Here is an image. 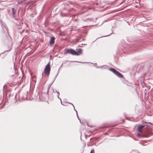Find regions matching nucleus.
Masks as SVG:
<instances>
[{
	"instance_id": "f257e3e1",
	"label": "nucleus",
	"mask_w": 153,
	"mask_h": 153,
	"mask_svg": "<svg viewBox=\"0 0 153 153\" xmlns=\"http://www.w3.org/2000/svg\"><path fill=\"white\" fill-rule=\"evenodd\" d=\"M82 51L81 49H79L77 51L72 49H69L67 50L65 53H70L72 55L78 56L82 54Z\"/></svg>"
},
{
	"instance_id": "ddd939ff",
	"label": "nucleus",
	"mask_w": 153,
	"mask_h": 153,
	"mask_svg": "<svg viewBox=\"0 0 153 153\" xmlns=\"http://www.w3.org/2000/svg\"><path fill=\"white\" fill-rule=\"evenodd\" d=\"M102 68V66H100L99 67H98V68Z\"/></svg>"
},
{
	"instance_id": "4468645a",
	"label": "nucleus",
	"mask_w": 153,
	"mask_h": 153,
	"mask_svg": "<svg viewBox=\"0 0 153 153\" xmlns=\"http://www.w3.org/2000/svg\"><path fill=\"white\" fill-rule=\"evenodd\" d=\"M72 104V105H73V106H74V105H73V104Z\"/></svg>"
},
{
	"instance_id": "dca6fc26",
	"label": "nucleus",
	"mask_w": 153,
	"mask_h": 153,
	"mask_svg": "<svg viewBox=\"0 0 153 153\" xmlns=\"http://www.w3.org/2000/svg\"><path fill=\"white\" fill-rule=\"evenodd\" d=\"M75 21H77V20L76 19H75Z\"/></svg>"
},
{
	"instance_id": "f8f14e48",
	"label": "nucleus",
	"mask_w": 153,
	"mask_h": 153,
	"mask_svg": "<svg viewBox=\"0 0 153 153\" xmlns=\"http://www.w3.org/2000/svg\"><path fill=\"white\" fill-rule=\"evenodd\" d=\"M58 73H59L57 74V75H56V76H55V79L56 78V77L57 76H58Z\"/></svg>"
},
{
	"instance_id": "39448f33",
	"label": "nucleus",
	"mask_w": 153,
	"mask_h": 153,
	"mask_svg": "<svg viewBox=\"0 0 153 153\" xmlns=\"http://www.w3.org/2000/svg\"><path fill=\"white\" fill-rule=\"evenodd\" d=\"M147 128V126H140L138 127V129L139 131L141 132Z\"/></svg>"
},
{
	"instance_id": "6ab92c4d",
	"label": "nucleus",
	"mask_w": 153,
	"mask_h": 153,
	"mask_svg": "<svg viewBox=\"0 0 153 153\" xmlns=\"http://www.w3.org/2000/svg\"><path fill=\"white\" fill-rule=\"evenodd\" d=\"M48 91H47V92H48Z\"/></svg>"
},
{
	"instance_id": "0eeeda50",
	"label": "nucleus",
	"mask_w": 153,
	"mask_h": 153,
	"mask_svg": "<svg viewBox=\"0 0 153 153\" xmlns=\"http://www.w3.org/2000/svg\"><path fill=\"white\" fill-rule=\"evenodd\" d=\"M25 0H17V3L19 4H21L23 2H24Z\"/></svg>"
},
{
	"instance_id": "20e7f679",
	"label": "nucleus",
	"mask_w": 153,
	"mask_h": 153,
	"mask_svg": "<svg viewBox=\"0 0 153 153\" xmlns=\"http://www.w3.org/2000/svg\"><path fill=\"white\" fill-rule=\"evenodd\" d=\"M153 134V131L150 129L148 130L147 131V134H146L144 135V137H149L150 135Z\"/></svg>"
},
{
	"instance_id": "9b49d317",
	"label": "nucleus",
	"mask_w": 153,
	"mask_h": 153,
	"mask_svg": "<svg viewBox=\"0 0 153 153\" xmlns=\"http://www.w3.org/2000/svg\"><path fill=\"white\" fill-rule=\"evenodd\" d=\"M74 109V110L76 111V114H77V117H78V115H77V111H76V110H75V109Z\"/></svg>"
},
{
	"instance_id": "423d86ee",
	"label": "nucleus",
	"mask_w": 153,
	"mask_h": 153,
	"mask_svg": "<svg viewBox=\"0 0 153 153\" xmlns=\"http://www.w3.org/2000/svg\"><path fill=\"white\" fill-rule=\"evenodd\" d=\"M55 39V38L54 37H52L51 38L49 42V43L50 45H52L54 44Z\"/></svg>"
},
{
	"instance_id": "f03ea898",
	"label": "nucleus",
	"mask_w": 153,
	"mask_h": 153,
	"mask_svg": "<svg viewBox=\"0 0 153 153\" xmlns=\"http://www.w3.org/2000/svg\"><path fill=\"white\" fill-rule=\"evenodd\" d=\"M110 70L114 73L115 75L120 78H122L123 75L118 71L116 70L113 68H111L110 69Z\"/></svg>"
},
{
	"instance_id": "7ed1b4c3",
	"label": "nucleus",
	"mask_w": 153,
	"mask_h": 153,
	"mask_svg": "<svg viewBox=\"0 0 153 153\" xmlns=\"http://www.w3.org/2000/svg\"><path fill=\"white\" fill-rule=\"evenodd\" d=\"M50 62L48 63L46 66L45 70L44 72L45 74L47 75H48L50 73Z\"/></svg>"
},
{
	"instance_id": "6e6552de",
	"label": "nucleus",
	"mask_w": 153,
	"mask_h": 153,
	"mask_svg": "<svg viewBox=\"0 0 153 153\" xmlns=\"http://www.w3.org/2000/svg\"><path fill=\"white\" fill-rule=\"evenodd\" d=\"M12 12L13 14L15 15L16 14V10L15 8H13L12 9Z\"/></svg>"
},
{
	"instance_id": "f3484780",
	"label": "nucleus",
	"mask_w": 153,
	"mask_h": 153,
	"mask_svg": "<svg viewBox=\"0 0 153 153\" xmlns=\"http://www.w3.org/2000/svg\"><path fill=\"white\" fill-rule=\"evenodd\" d=\"M19 24L20 25H21V23H20Z\"/></svg>"
},
{
	"instance_id": "a211bd4d",
	"label": "nucleus",
	"mask_w": 153,
	"mask_h": 153,
	"mask_svg": "<svg viewBox=\"0 0 153 153\" xmlns=\"http://www.w3.org/2000/svg\"><path fill=\"white\" fill-rule=\"evenodd\" d=\"M53 92H54V93H55V91H53Z\"/></svg>"
},
{
	"instance_id": "9d476101",
	"label": "nucleus",
	"mask_w": 153,
	"mask_h": 153,
	"mask_svg": "<svg viewBox=\"0 0 153 153\" xmlns=\"http://www.w3.org/2000/svg\"><path fill=\"white\" fill-rule=\"evenodd\" d=\"M90 153H95V151L94 149H92L91 150Z\"/></svg>"
},
{
	"instance_id": "aec40b11",
	"label": "nucleus",
	"mask_w": 153,
	"mask_h": 153,
	"mask_svg": "<svg viewBox=\"0 0 153 153\" xmlns=\"http://www.w3.org/2000/svg\"><path fill=\"white\" fill-rule=\"evenodd\" d=\"M50 86H49V87L48 88H50Z\"/></svg>"
},
{
	"instance_id": "1a4fd4ad",
	"label": "nucleus",
	"mask_w": 153,
	"mask_h": 153,
	"mask_svg": "<svg viewBox=\"0 0 153 153\" xmlns=\"http://www.w3.org/2000/svg\"><path fill=\"white\" fill-rule=\"evenodd\" d=\"M55 92H56L58 94L57 97H58V98H59V99H60L61 100V99L60 98H59V93L56 90Z\"/></svg>"
},
{
	"instance_id": "2eb2a0df",
	"label": "nucleus",
	"mask_w": 153,
	"mask_h": 153,
	"mask_svg": "<svg viewBox=\"0 0 153 153\" xmlns=\"http://www.w3.org/2000/svg\"><path fill=\"white\" fill-rule=\"evenodd\" d=\"M138 136H140V134H138Z\"/></svg>"
}]
</instances>
